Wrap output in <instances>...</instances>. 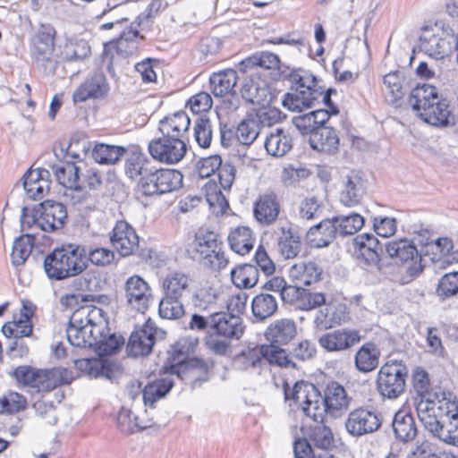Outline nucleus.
I'll use <instances>...</instances> for the list:
<instances>
[{
  "label": "nucleus",
  "instance_id": "obj_47",
  "mask_svg": "<svg viewBox=\"0 0 458 458\" xmlns=\"http://www.w3.org/2000/svg\"><path fill=\"white\" fill-rule=\"evenodd\" d=\"M72 372L63 367L42 370V392H49L61 385L70 384Z\"/></svg>",
  "mask_w": 458,
  "mask_h": 458
},
{
  "label": "nucleus",
  "instance_id": "obj_38",
  "mask_svg": "<svg viewBox=\"0 0 458 458\" xmlns=\"http://www.w3.org/2000/svg\"><path fill=\"white\" fill-rule=\"evenodd\" d=\"M290 274L301 284L309 286L322 280L323 268L315 261L301 262L292 267Z\"/></svg>",
  "mask_w": 458,
  "mask_h": 458
},
{
  "label": "nucleus",
  "instance_id": "obj_55",
  "mask_svg": "<svg viewBox=\"0 0 458 458\" xmlns=\"http://www.w3.org/2000/svg\"><path fill=\"white\" fill-rule=\"evenodd\" d=\"M261 354L264 361L269 364H275L285 368H296V363L292 360L291 354H288L284 349L271 344L261 346Z\"/></svg>",
  "mask_w": 458,
  "mask_h": 458
},
{
  "label": "nucleus",
  "instance_id": "obj_32",
  "mask_svg": "<svg viewBox=\"0 0 458 458\" xmlns=\"http://www.w3.org/2000/svg\"><path fill=\"white\" fill-rule=\"evenodd\" d=\"M322 305L325 307L318 311L314 319L317 327L327 329L346 320L348 312L345 304L326 301Z\"/></svg>",
  "mask_w": 458,
  "mask_h": 458
},
{
  "label": "nucleus",
  "instance_id": "obj_25",
  "mask_svg": "<svg viewBox=\"0 0 458 458\" xmlns=\"http://www.w3.org/2000/svg\"><path fill=\"white\" fill-rule=\"evenodd\" d=\"M109 92V84L103 72H96L82 82L72 93L74 103L85 102L88 99L105 98Z\"/></svg>",
  "mask_w": 458,
  "mask_h": 458
},
{
  "label": "nucleus",
  "instance_id": "obj_16",
  "mask_svg": "<svg viewBox=\"0 0 458 458\" xmlns=\"http://www.w3.org/2000/svg\"><path fill=\"white\" fill-rule=\"evenodd\" d=\"M148 149L153 159L165 164H176L186 152V142L182 139L161 136L148 142Z\"/></svg>",
  "mask_w": 458,
  "mask_h": 458
},
{
  "label": "nucleus",
  "instance_id": "obj_11",
  "mask_svg": "<svg viewBox=\"0 0 458 458\" xmlns=\"http://www.w3.org/2000/svg\"><path fill=\"white\" fill-rule=\"evenodd\" d=\"M419 47L430 57L443 59L454 48V33L450 28L437 33L432 28H425L419 38Z\"/></svg>",
  "mask_w": 458,
  "mask_h": 458
},
{
  "label": "nucleus",
  "instance_id": "obj_14",
  "mask_svg": "<svg viewBox=\"0 0 458 458\" xmlns=\"http://www.w3.org/2000/svg\"><path fill=\"white\" fill-rule=\"evenodd\" d=\"M382 415L374 408L359 407L352 411L345 420V428L352 437H361L377 431Z\"/></svg>",
  "mask_w": 458,
  "mask_h": 458
},
{
  "label": "nucleus",
  "instance_id": "obj_18",
  "mask_svg": "<svg viewBox=\"0 0 458 458\" xmlns=\"http://www.w3.org/2000/svg\"><path fill=\"white\" fill-rule=\"evenodd\" d=\"M242 318L225 311L210 314V333L225 340H239L244 333Z\"/></svg>",
  "mask_w": 458,
  "mask_h": 458
},
{
  "label": "nucleus",
  "instance_id": "obj_12",
  "mask_svg": "<svg viewBox=\"0 0 458 458\" xmlns=\"http://www.w3.org/2000/svg\"><path fill=\"white\" fill-rule=\"evenodd\" d=\"M182 174L175 169H154L148 181L140 185L144 196L163 195L178 191L182 186Z\"/></svg>",
  "mask_w": 458,
  "mask_h": 458
},
{
  "label": "nucleus",
  "instance_id": "obj_53",
  "mask_svg": "<svg viewBox=\"0 0 458 458\" xmlns=\"http://www.w3.org/2000/svg\"><path fill=\"white\" fill-rule=\"evenodd\" d=\"M117 427L123 433L132 434L137 430L149 428L150 424L143 421L131 409L123 407L117 415Z\"/></svg>",
  "mask_w": 458,
  "mask_h": 458
},
{
  "label": "nucleus",
  "instance_id": "obj_39",
  "mask_svg": "<svg viewBox=\"0 0 458 458\" xmlns=\"http://www.w3.org/2000/svg\"><path fill=\"white\" fill-rule=\"evenodd\" d=\"M310 144L313 149L331 153L337 150L339 138L332 126H322L310 137Z\"/></svg>",
  "mask_w": 458,
  "mask_h": 458
},
{
  "label": "nucleus",
  "instance_id": "obj_13",
  "mask_svg": "<svg viewBox=\"0 0 458 458\" xmlns=\"http://www.w3.org/2000/svg\"><path fill=\"white\" fill-rule=\"evenodd\" d=\"M165 330L158 328L153 321L148 319L141 327L131 333L127 344V352L132 357L148 355L155 343L165 339Z\"/></svg>",
  "mask_w": 458,
  "mask_h": 458
},
{
  "label": "nucleus",
  "instance_id": "obj_40",
  "mask_svg": "<svg viewBox=\"0 0 458 458\" xmlns=\"http://www.w3.org/2000/svg\"><path fill=\"white\" fill-rule=\"evenodd\" d=\"M191 278L182 272H172L163 280L164 294L170 298H183L190 291Z\"/></svg>",
  "mask_w": 458,
  "mask_h": 458
},
{
  "label": "nucleus",
  "instance_id": "obj_27",
  "mask_svg": "<svg viewBox=\"0 0 458 458\" xmlns=\"http://www.w3.org/2000/svg\"><path fill=\"white\" fill-rule=\"evenodd\" d=\"M280 202L274 192L260 195L254 202L253 215L262 225L274 224L280 213Z\"/></svg>",
  "mask_w": 458,
  "mask_h": 458
},
{
  "label": "nucleus",
  "instance_id": "obj_3",
  "mask_svg": "<svg viewBox=\"0 0 458 458\" xmlns=\"http://www.w3.org/2000/svg\"><path fill=\"white\" fill-rule=\"evenodd\" d=\"M87 250L78 243H63L46 256L44 269L49 279L62 281L82 274L88 267Z\"/></svg>",
  "mask_w": 458,
  "mask_h": 458
},
{
  "label": "nucleus",
  "instance_id": "obj_26",
  "mask_svg": "<svg viewBox=\"0 0 458 458\" xmlns=\"http://www.w3.org/2000/svg\"><path fill=\"white\" fill-rule=\"evenodd\" d=\"M50 173L46 168L30 169L23 175V188L31 199H40L50 191Z\"/></svg>",
  "mask_w": 458,
  "mask_h": 458
},
{
  "label": "nucleus",
  "instance_id": "obj_41",
  "mask_svg": "<svg viewBox=\"0 0 458 458\" xmlns=\"http://www.w3.org/2000/svg\"><path fill=\"white\" fill-rule=\"evenodd\" d=\"M277 309V299L270 293H259L253 298L251 302L252 315L259 322L271 318Z\"/></svg>",
  "mask_w": 458,
  "mask_h": 458
},
{
  "label": "nucleus",
  "instance_id": "obj_9",
  "mask_svg": "<svg viewBox=\"0 0 458 458\" xmlns=\"http://www.w3.org/2000/svg\"><path fill=\"white\" fill-rule=\"evenodd\" d=\"M106 312L99 307L92 304L81 305L76 309L70 317L66 329L67 340L71 344H81L85 343L81 334L85 333L90 326H103V316Z\"/></svg>",
  "mask_w": 458,
  "mask_h": 458
},
{
  "label": "nucleus",
  "instance_id": "obj_49",
  "mask_svg": "<svg viewBox=\"0 0 458 458\" xmlns=\"http://www.w3.org/2000/svg\"><path fill=\"white\" fill-rule=\"evenodd\" d=\"M307 437L311 445L321 450L328 451L335 446V437L332 429L324 424L310 427Z\"/></svg>",
  "mask_w": 458,
  "mask_h": 458
},
{
  "label": "nucleus",
  "instance_id": "obj_62",
  "mask_svg": "<svg viewBox=\"0 0 458 458\" xmlns=\"http://www.w3.org/2000/svg\"><path fill=\"white\" fill-rule=\"evenodd\" d=\"M212 123L209 118L203 115L199 117L194 126V136L201 148H208L212 140Z\"/></svg>",
  "mask_w": 458,
  "mask_h": 458
},
{
  "label": "nucleus",
  "instance_id": "obj_10",
  "mask_svg": "<svg viewBox=\"0 0 458 458\" xmlns=\"http://www.w3.org/2000/svg\"><path fill=\"white\" fill-rule=\"evenodd\" d=\"M196 251L199 256L201 264L213 271L224 269L228 259L225 256L222 242L214 232L199 233L196 234Z\"/></svg>",
  "mask_w": 458,
  "mask_h": 458
},
{
  "label": "nucleus",
  "instance_id": "obj_58",
  "mask_svg": "<svg viewBox=\"0 0 458 458\" xmlns=\"http://www.w3.org/2000/svg\"><path fill=\"white\" fill-rule=\"evenodd\" d=\"M14 377L19 383H22L37 392H42V370L29 366L17 367L13 372Z\"/></svg>",
  "mask_w": 458,
  "mask_h": 458
},
{
  "label": "nucleus",
  "instance_id": "obj_1",
  "mask_svg": "<svg viewBox=\"0 0 458 458\" xmlns=\"http://www.w3.org/2000/svg\"><path fill=\"white\" fill-rule=\"evenodd\" d=\"M285 400H292L301 408L302 412L314 421H323L325 414L339 417L348 410L352 398L344 387L332 381L324 388L323 394L315 385L306 381L296 382L290 388L284 386Z\"/></svg>",
  "mask_w": 458,
  "mask_h": 458
},
{
  "label": "nucleus",
  "instance_id": "obj_15",
  "mask_svg": "<svg viewBox=\"0 0 458 458\" xmlns=\"http://www.w3.org/2000/svg\"><path fill=\"white\" fill-rule=\"evenodd\" d=\"M280 120L277 109L259 112L256 117L242 120L235 130L237 141L242 145H250L262 133L265 127H270Z\"/></svg>",
  "mask_w": 458,
  "mask_h": 458
},
{
  "label": "nucleus",
  "instance_id": "obj_17",
  "mask_svg": "<svg viewBox=\"0 0 458 458\" xmlns=\"http://www.w3.org/2000/svg\"><path fill=\"white\" fill-rule=\"evenodd\" d=\"M389 257L396 258L408 265L407 272L411 276H419L424 269L421 253L417 250L414 242L407 239L389 242L386 245Z\"/></svg>",
  "mask_w": 458,
  "mask_h": 458
},
{
  "label": "nucleus",
  "instance_id": "obj_52",
  "mask_svg": "<svg viewBox=\"0 0 458 458\" xmlns=\"http://www.w3.org/2000/svg\"><path fill=\"white\" fill-rule=\"evenodd\" d=\"M79 178L76 191L84 190L97 191L103 184L102 175L96 167L88 166L84 164L79 165Z\"/></svg>",
  "mask_w": 458,
  "mask_h": 458
},
{
  "label": "nucleus",
  "instance_id": "obj_48",
  "mask_svg": "<svg viewBox=\"0 0 458 458\" xmlns=\"http://www.w3.org/2000/svg\"><path fill=\"white\" fill-rule=\"evenodd\" d=\"M362 192L360 177L354 172H352L347 176L344 188L341 191L340 200L344 206L353 207L359 203Z\"/></svg>",
  "mask_w": 458,
  "mask_h": 458
},
{
  "label": "nucleus",
  "instance_id": "obj_31",
  "mask_svg": "<svg viewBox=\"0 0 458 458\" xmlns=\"http://www.w3.org/2000/svg\"><path fill=\"white\" fill-rule=\"evenodd\" d=\"M190 124L188 114L179 111L160 120L158 130L163 136L182 139L186 142Z\"/></svg>",
  "mask_w": 458,
  "mask_h": 458
},
{
  "label": "nucleus",
  "instance_id": "obj_22",
  "mask_svg": "<svg viewBox=\"0 0 458 458\" xmlns=\"http://www.w3.org/2000/svg\"><path fill=\"white\" fill-rule=\"evenodd\" d=\"M38 206L39 229L49 233L64 227L67 220V210L63 203L47 199Z\"/></svg>",
  "mask_w": 458,
  "mask_h": 458
},
{
  "label": "nucleus",
  "instance_id": "obj_37",
  "mask_svg": "<svg viewBox=\"0 0 458 458\" xmlns=\"http://www.w3.org/2000/svg\"><path fill=\"white\" fill-rule=\"evenodd\" d=\"M79 368L92 377H106L112 379L119 366L114 362L103 359H85L79 360Z\"/></svg>",
  "mask_w": 458,
  "mask_h": 458
},
{
  "label": "nucleus",
  "instance_id": "obj_19",
  "mask_svg": "<svg viewBox=\"0 0 458 458\" xmlns=\"http://www.w3.org/2000/svg\"><path fill=\"white\" fill-rule=\"evenodd\" d=\"M412 386L414 391L420 397L416 403V411L422 403H428V408L437 406L436 403H442V399H450L451 394H446L441 388H432L428 373L420 367L416 368L412 373Z\"/></svg>",
  "mask_w": 458,
  "mask_h": 458
},
{
  "label": "nucleus",
  "instance_id": "obj_29",
  "mask_svg": "<svg viewBox=\"0 0 458 458\" xmlns=\"http://www.w3.org/2000/svg\"><path fill=\"white\" fill-rule=\"evenodd\" d=\"M265 133L264 147L270 156L281 157L293 148V138L287 130L277 127Z\"/></svg>",
  "mask_w": 458,
  "mask_h": 458
},
{
  "label": "nucleus",
  "instance_id": "obj_56",
  "mask_svg": "<svg viewBox=\"0 0 458 458\" xmlns=\"http://www.w3.org/2000/svg\"><path fill=\"white\" fill-rule=\"evenodd\" d=\"M335 227L340 236L356 233L364 225V218L358 213L347 216L340 215L333 217Z\"/></svg>",
  "mask_w": 458,
  "mask_h": 458
},
{
  "label": "nucleus",
  "instance_id": "obj_51",
  "mask_svg": "<svg viewBox=\"0 0 458 458\" xmlns=\"http://www.w3.org/2000/svg\"><path fill=\"white\" fill-rule=\"evenodd\" d=\"M90 53V47L86 40L69 39L62 47L60 56L65 61H81L89 57Z\"/></svg>",
  "mask_w": 458,
  "mask_h": 458
},
{
  "label": "nucleus",
  "instance_id": "obj_45",
  "mask_svg": "<svg viewBox=\"0 0 458 458\" xmlns=\"http://www.w3.org/2000/svg\"><path fill=\"white\" fill-rule=\"evenodd\" d=\"M174 381L169 377L156 379L143 388V403L145 406L152 407L159 399L165 397L172 389Z\"/></svg>",
  "mask_w": 458,
  "mask_h": 458
},
{
  "label": "nucleus",
  "instance_id": "obj_42",
  "mask_svg": "<svg viewBox=\"0 0 458 458\" xmlns=\"http://www.w3.org/2000/svg\"><path fill=\"white\" fill-rule=\"evenodd\" d=\"M126 152L127 149L123 146L96 143L91 155L97 163L113 165L117 164Z\"/></svg>",
  "mask_w": 458,
  "mask_h": 458
},
{
  "label": "nucleus",
  "instance_id": "obj_57",
  "mask_svg": "<svg viewBox=\"0 0 458 458\" xmlns=\"http://www.w3.org/2000/svg\"><path fill=\"white\" fill-rule=\"evenodd\" d=\"M142 39L140 37V33L136 27L131 23L128 30H123L120 37L116 40V50L117 53L123 56H127L136 53L138 49V38Z\"/></svg>",
  "mask_w": 458,
  "mask_h": 458
},
{
  "label": "nucleus",
  "instance_id": "obj_34",
  "mask_svg": "<svg viewBox=\"0 0 458 458\" xmlns=\"http://www.w3.org/2000/svg\"><path fill=\"white\" fill-rule=\"evenodd\" d=\"M297 334L295 322L290 318H280L271 323L265 335L271 344H287Z\"/></svg>",
  "mask_w": 458,
  "mask_h": 458
},
{
  "label": "nucleus",
  "instance_id": "obj_21",
  "mask_svg": "<svg viewBox=\"0 0 458 458\" xmlns=\"http://www.w3.org/2000/svg\"><path fill=\"white\" fill-rule=\"evenodd\" d=\"M281 299L284 303L294 306L301 310H310L326 303V296L322 293H313L301 286L286 285Z\"/></svg>",
  "mask_w": 458,
  "mask_h": 458
},
{
  "label": "nucleus",
  "instance_id": "obj_30",
  "mask_svg": "<svg viewBox=\"0 0 458 458\" xmlns=\"http://www.w3.org/2000/svg\"><path fill=\"white\" fill-rule=\"evenodd\" d=\"M338 235L333 217L323 219L311 226L307 232L306 239L312 248H325L329 246Z\"/></svg>",
  "mask_w": 458,
  "mask_h": 458
},
{
  "label": "nucleus",
  "instance_id": "obj_4",
  "mask_svg": "<svg viewBox=\"0 0 458 458\" xmlns=\"http://www.w3.org/2000/svg\"><path fill=\"white\" fill-rule=\"evenodd\" d=\"M408 101L426 123L434 126H445L450 123L448 101L440 98L436 87L429 84L418 85L411 89Z\"/></svg>",
  "mask_w": 458,
  "mask_h": 458
},
{
  "label": "nucleus",
  "instance_id": "obj_7",
  "mask_svg": "<svg viewBox=\"0 0 458 458\" xmlns=\"http://www.w3.org/2000/svg\"><path fill=\"white\" fill-rule=\"evenodd\" d=\"M408 368L403 360H390L381 366L377 377V390L385 398L396 399L404 393Z\"/></svg>",
  "mask_w": 458,
  "mask_h": 458
},
{
  "label": "nucleus",
  "instance_id": "obj_54",
  "mask_svg": "<svg viewBox=\"0 0 458 458\" xmlns=\"http://www.w3.org/2000/svg\"><path fill=\"white\" fill-rule=\"evenodd\" d=\"M34 243V237L30 234H24L15 239L11 253L12 264L14 267L22 266L31 254Z\"/></svg>",
  "mask_w": 458,
  "mask_h": 458
},
{
  "label": "nucleus",
  "instance_id": "obj_20",
  "mask_svg": "<svg viewBox=\"0 0 458 458\" xmlns=\"http://www.w3.org/2000/svg\"><path fill=\"white\" fill-rule=\"evenodd\" d=\"M127 305L138 312L144 313L149 307L151 288L140 276H130L124 284Z\"/></svg>",
  "mask_w": 458,
  "mask_h": 458
},
{
  "label": "nucleus",
  "instance_id": "obj_24",
  "mask_svg": "<svg viewBox=\"0 0 458 458\" xmlns=\"http://www.w3.org/2000/svg\"><path fill=\"white\" fill-rule=\"evenodd\" d=\"M155 166L151 159L140 150H133L124 163L125 174L137 182L136 190L140 193V185L148 181Z\"/></svg>",
  "mask_w": 458,
  "mask_h": 458
},
{
  "label": "nucleus",
  "instance_id": "obj_64",
  "mask_svg": "<svg viewBox=\"0 0 458 458\" xmlns=\"http://www.w3.org/2000/svg\"><path fill=\"white\" fill-rule=\"evenodd\" d=\"M264 361L261 354V347L259 349H250L244 351L236 356L234 360L235 365L240 369H249L261 366Z\"/></svg>",
  "mask_w": 458,
  "mask_h": 458
},
{
  "label": "nucleus",
  "instance_id": "obj_50",
  "mask_svg": "<svg viewBox=\"0 0 458 458\" xmlns=\"http://www.w3.org/2000/svg\"><path fill=\"white\" fill-rule=\"evenodd\" d=\"M57 182L65 188L76 191L79 178V165L66 163L60 165H53L50 166Z\"/></svg>",
  "mask_w": 458,
  "mask_h": 458
},
{
  "label": "nucleus",
  "instance_id": "obj_28",
  "mask_svg": "<svg viewBox=\"0 0 458 458\" xmlns=\"http://www.w3.org/2000/svg\"><path fill=\"white\" fill-rule=\"evenodd\" d=\"M360 339L357 330L337 329L322 335L319 344L329 352H340L354 346Z\"/></svg>",
  "mask_w": 458,
  "mask_h": 458
},
{
  "label": "nucleus",
  "instance_id": "obj_43",
  "mask_svg": "<svg viewBox=\"0 0 458 458\" xmlns=\"http://www.w3.org/2000/svg\"><path fill=\"white\" fill-rule=\"evenodd\" d=\"M237 79V72L233 69L212 74L209 79L212 93L220 98L227 95L235 87Z\"/></svg>",
  "mask_w": 458,
  "mask_h": 458
},
{
  "label": "nucleus",
  "instance_id": "obj_46",
  "mask_svg": "<svg viewBox=\"0 0 458 458\" xmlns=\"http://www.w3.org/2000/svg\"><path fill=\"white\" fill-rule=\"evenodd\" d=\"M231 279L239 289L254 287L259 281V269L252 264H242L232 269Z\"/></svg>",
  "mask_w": 458,
  "mask_h": 458
},
{
  "label": "nucleus",
  "instance_id": "obj_61",
  "mask_svg": "<svg viewBox=\"0 0 458 458\" xmlns=\"http://www.w3.org/2000/svg\"><path fill=\"white\" fill-rule=\"evenodd\" d=\"M323 204L315 196H309L301 200L298 214L303 220H312L319 217L323 212Z\"/></svg>",
  "mask_w": 458,
  "mask_h": 458
},
{
  "label": "nucleus",
  "instance_id": "obj_2",
  "mask_svg": "<svg viewBox=\"0 0 458 458\" xmlns=\"http://www.w3.org/2000/svg\"><path fill=\"white\" fill-rule=\"evenodd\" d=\"M437 406L428 408L422 403L418 408V417L425 429L441 441L458 447V405L450 399L436 403Z\"/></svg>",
  "mask_w": 458,
  "mask_h": 458
},
{
  "label": "nucleus",
  "instance_id": "obj_8",
  "mask_svg": "<svg viewBox=\"0 0 458 458\" xmlns=\"http://www.w3.org/2000/svg\"><path fill=\"white\" fill-rule=\"evenodd\" d=\"M55 34L51 27H43L32 39V55L36 67L45 75L55 74L58 66V55L55 54Z\"/></svg>",
  "mask_w": 458,
  "mask_h": 458
},
{
  "label": "nucleus",
  "instance_id": "obj_5",
  "mask_svg": "<svg viewBox=\"0 0 458 458\" xmlns=\"http://www.w3.org/2000/svg\"><path fill=\"white\" fill-rule=\"evenodd\" d=\"M291 82L295 87V92L286 93L282 101L283 106L293 112H302L311 108L323 93V87L310 72L297 69L289 74Z\"/></svg>",
  "mask_w": 458,
  "mask_h": 458
},
{
  "label": "nucleus",
  "instance_id": "obj_33",
  "mask_svg": "<svg viewBox=\"0 0 458 458\" xmlns=\"http://www.w3.org/2000/svg\"><path fill=\"white\" fill-rule=\"evenodd\" d=\"M274 234L276 238L278 250L283 257L293 259L299 254L301 249L300 237L293 232L289 225L278 226L274 231Z\"/></svg>",
  "mask_w": 458,
  "mask_h": 458
},
{
  "label": "nucleus",
  "instance_id": "obj_60",
  "mask_svg": "<svg viewBox=\"0 0 458 458\" xmlns=\"http://www.w3.org/2000/svg\"><path fill=\"white\" fill-rule=\"evenodd\" d=\"M108 331V319L106 318V314H105L103 316V326L101 327H98L97 325H92L87 331H85V333L81 334V337H83L85 340L84 344L81 343V344H78L72 345L79 348H94L97 344H99V342L104 339V335Z\"/></svg>",
  "mask_w": 458,
  "mask_h": 458
},
{
  "label": "nucleus",
  "instance_id": "obj_44",
  "mask_svg": "<svg viewBox=\"0 0 458 458\" xmlns=\"http://www.w3.org/2000/svg\"><path fill=\"white\" fill-rule=\"evenodd\" d=\"M228 242L232 250L243 256L253 249L255 239L250 228L240 226L229 233Z\"/></svg>",
  "mask_w": 458,
  "mask_h": 458
},
{
  "label": "nucleus",
  "instance_id": "obj_35",
  "mask_svg": "<svg viewBox=\"0 0 458 458\" xmlns=\"http://www.w3.org/2000/svg\"><path fill=\"white\" fill-rule=\"evenodd\" d=\"M392 427L396 439L403 443L412 441L418 433L413 416L403 410L394 414Z\"/></svg>",
  "mask_w": 458,
  "mask_h": 458
},
{
  "label": "nucleus",
  "instance_id": "obj_59",
  "mask_svg": "<svg viewBox=\"0 0 458 458\" xmlns=\"http://www.w3.org/2000/svg\"><path fill=\"white\" fill-rule=\"evenodd\" d=\"M182 298H170L164 295L159 302L158 313L161 318L166 319H178L184 315Z\"/></svg>",
  "mask_w": 458,
  "mask_h": 458
},
{
  "label": "nucleus",
  "instance_id": "obj_6",
  "mask_svg": "<svg viewBox=\"0 0 458 458\" xmlns=\"http://www.w3.org/2000/svg\"><path fill=\"white\" fill-rule=\"evenodd\" d=\"M170 360V373L176 375L184 384L190 385L192 388L200 386L203 382L208 380V363L196 357L186 360L184 352L178 348V345L174 347Z\"/></svg>",
  "mask_w": 458,
  "mask_h": 458
},
{
  "label": "nucleus",
  "instance_id": "obj_36",
  "mask_svg": "<svg viewBox=\"0 0 458 458\" xmlns=\"http://www.w3.org/2000/svg\"><path fill=\"white\" fill-rule=\"evenodd\" d=\"M380 350L375 343L361 345L354 356L355 368L362 373L373 371L379 364Z\"/></svg>",
  "mask_w": 458,
  "mask_h": 458
},
{
  "label": "nucleus",
  "instance_id": "obj_23",
  "mask_svg": "<svg viewBox=\"0 0 458 458\" xmlns=\"http://www.w3.org/2000/svg\"><path fill=\"white\" fill-rule=\"evenodd\" d=\"M110 242L123 257L133 254L139 248V236L136 231L124 220L116 222L110 233Z\"/></svg>",
  "mask_w": 458,
  "mask_h": 458
},
{
  "label": "nucleus",
  "instance_id": "obj_63",
  "mask_svg": "<svg viewBox=\"0 0 458 458\" xmlns=\"http://www.w3.org/2000/svg\"><path fill=\"white\" fill-rule=\"evenodd\" d=\"M436 293L441 299H446L458 293V272L444 275L437 284Z\"/></svg>",
  "mask_w": 458,
  "mask_h": 458
}]
</instances>
